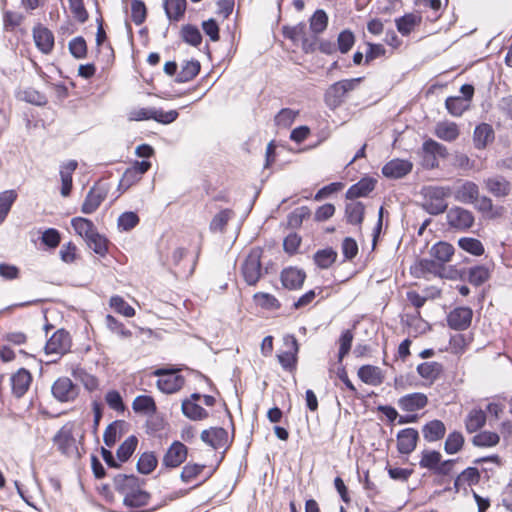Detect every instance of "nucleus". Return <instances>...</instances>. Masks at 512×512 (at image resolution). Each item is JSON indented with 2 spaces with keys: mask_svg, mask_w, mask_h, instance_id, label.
I'll list each match as a JSON object with an SVG mask.
<instances>
[{
  "mask_svg": "<svg viewBox=\"0 0 512 512\" xmlns=\"http://www.w3.org/2000/svg\"><path fill=\"white\" fill-rule=\"evenodd\" d=\"M71 344L70 334L64 329H59L46 342L45 353L63 355L70 350Z\"/></svg>",
  "mask_w": 512,
  "mask_h": 512,
  "instance_id": "8",
  "label": "nucleus"
},
{
  "mask_svg": "<svg viewBox=\"0 0 512 512\" xmlns=\"http://www.w3.org/2000/svg\"><path fill=\"white\" fill-rule=\"evenodd\" d=\"M181 36L184 42L197 47L202 42V35L199 29L191 24L184 25L181 29Z\"/></svg>",
  "mask_w": 512,
  "mask_h": 512,
  "instance_id": "46",
  "label": "nucleus"
},
{
  "mask_svg": "<svg viewBox=\"0 0 512 512\" xmlns=\"http://www.w3.org/2000/svg\"><path fill=\"white\" fill-rule=\"evenodd\" d=\"M204 468L205 465L188 463L183 467L180 478L183 482H190L192 479L197 477Z\"/></svg>",
  "mask_w": 512,
  "mask_h": 512,
  "instance_id": "64",
  "label": "nucleus"
},
{
  "mask_svg": "<svg viewBox=\"0 0 512 512\" xmlns=\"http://www.w3.org/2000/svg\"><path fill=\"white\" fill-rule=\"evenodd\" d=\"M458 245L464 251L475 256H481L484 253L483 244L476 238L462 237L458 240Z\"/></svg>",
  "mask_w": 512,
  "mask_h": 512,
  "instance_id": "43",
  "label": "nucleus"
},
{
  "mask_svg": "<svg viewBox=\"0 0 512 512\" xmlns=\"http://www.w3.org/2000/svg\"><path fill=\"white\" fill-rule=\"evenodd\" d=\"M186 0H165L164 9L170 21H179L186 11Z\"/></svg>",
  "mask_w": 512,
  "mask_h": 512,
  "instance_id": "29",
  "label": "nucleus"
},
{
  "mask_svg": "<svg viewBox=\"0 0 512 512\" xmlns=\"http://www.w3.org/2000/svg\"><path fill=\"white\" fill-rule=\"evenodd\" d=\"M311 211L307 206H301L292 211L287 218L288 226L292 229L299 228L303 221L309 218Z\"/></svg>",
  "mask_w": 512,
  "mask_h": 512,
  "instance_id": "44",
  "label": "nucleus"
},
{
  "mask_svg": "<svg viewBox=\"0 0 512 512\" xmlns=\"http://www.w3.org/2000/svg\"><path fill=\"white\" fill-rule=\"evenodd\" d=\"M182 413L189 419L198 421L208 417V412L190 399H185L181 405Z\"/></svg>",
  "mask_w": 512,
  "mask_h": 512,
  "instance_id": "30",
  "label": "nucleus"
},
{
  "mask_svg": "<svg viewBox=\"0 0 512 512\" xmlns=\"http://www.w3.org/2000/svg\"><path fill=\"white\" fill-rule=\"evenodd\" d=\"M413 164L404 159H392L382 168V174L390 179H400L412 171Z\"/></svg>",
  "mask_w": 512,
  "mask_h": 512,
  "instance_id": "13",
  "label": "nucleus"
},
{
  "mask_svg": "<svg viewBox=\"0 0 512 512\" xmlns=\"http://www.w3.org/2000/svg\"><path fill=\"white\" fill-rule=\"evenodd\" d=\"M305 278L306 274L304 271L293 267L286 268L281 273L282 284L288 289L300 288L303 285Z\"/></svg>",
  "mask_w": 512,
  "mask_h": 512,
  "instance_id": "22",
  "label": "nucleus"
},
{
  "mask_svg": "<svg viewBox=\"0 0 512 512\" xmlns=\"http://www.w3.org/2000/svg\"><path fill=\"white\" fill-rule=\"evenodd\" d=\"M110 306L117 312L126 317H132L135 315V310L130 306L122 297L113 296L110 299Z\"/></svg>",
  "mask_w": 512,
  "mask_h": 512,
  "instance_id": "55",
  "label": "nucleus"
},
{
  "mask_svg": "<svg viewBox=\"0 0 512 512\" xmlns=\"http://www.w3.org/2000/svg\"><path fill=\"white\" fill-rule=\"evenodd\" d=\"M69 7L74 17L81 23L88 19V12L84 7L83 0H68Z\"/></svg>",
  "mask_w": 512,
  "mask_h": 512,
  "instance_id": "63",
  "label": "nucleus"
},
{
  "mask_svg": "<svg viewBox=\"0 0 512 512\" xmlns=\"http://www.w3.org/2000/svg\"><path fill=\"white\" fill-rule=\"evenodd\" d=\"M139 220L135 212H124L118 218V227L123 231H130L138 225Z\"/></svg>",
  "mask_w": 512,
  "mask_h": 512,
  "instance_id": "56",
  "label": "nucleus"
},
{
  "mask_svg": "<svg viewBox=\"0 0 512 512\" xmlns=\"http://www.w3.org/2000/svg\"><path fill=\"white\" fill-rule=\"evenodd\" d=\"M446 427L440 420H432L426 423L422 428V434L427 442H435L444 437Z\"/></svg>",
  "mask_w": 512,
  "mask_h": 512,
  "instance_id": "25",
  "label": "nucleus"
},
{
  "mask_svg": "<svg viewBox=\"0 0 512 512\" xmlns=\"http://www.w3.org/2000/svg\"><path fill=\"white\" fill-rule=\"evenodd\" d=\"M422 153H429L436 157L445 158L447 156V149L444 145L429 139L426 140L422 145Z\"/></svg>",
  "mask_w": 512,
  "mask_h": 512,
  "instance_id": "57",
  "label": "nucleus"
},
{
  "mask_svg": "<svg viewBox=\"0 0 512 512\" xmlns=\"http://www.w3.org/2000/svg\"><path fill=\"white\" fill-rule=\"evenodd\" d=\"M358 377L365 384L378 386L383 383L384 376L382 371L377 366L363 365L358 370Z\"/></svg>",
  "mask_w": 512,
  "mask_h": 512,
  "instance_id": "24",
  "label": "nucleus"
},
{
  "mask_svg": "<svg viewBox=\"0 0 512 512\" xmlns=\"http://www.w3.org/2000/svg\"><path fill=\"white\" fill-rule=\"evenodd\" d=\"M365 206L358 201H351L345 206L347 222L352 225H360L364 219Z\"/></svg>",
  "mask_w": 512,
  "mask_h": 512,
  "instance_id": "27",
  "label": "nucleus"
},
{
  "mask_svg": "<svg viewBox=\"0 0 512 512\" xmlns=\"http://www.w3.org/2000/svg\"><path fill=\"white\" fill-rule=\"evenodd\" d=\"M69 52L76 59H84L87 56V44L82 36L73 38L68 44Z\"/></svg>",
  "mask_w": 512,
  "mask_h": 512,
  "instance_id": "53",
  "label": "nucleus"
},
{
  "mask_svg": "<svg viewBox=\"0 0 512 512\" xmlns=\"http://www.w3.org/2000/svg\"><path fill=\"white\" fill-rule=\"evenodd\" d=\"M337 259V252L332 248L318 250L314 255V261L321 269H328Z\"/></svg>",
  "mask_w": 512,
  "mask_h": 512,
  "instance_id": "37",
  "label": "nucleus"
},
{
  "mask_svg": "<svg viewBox=\"0 0 512 512\" xmlns=\"http://www.w3.org/2000/svg\"><path fill=\"white\" fill-rule=\"evenodd\" d=\"M31 382V373L25 368H20L16 373H14L11 376V386L13 395L17 398H21L29 389Z\"/></svg>",
  "mask_w": 512,
  "mask_h": 512,
  "instance_id": "17",
  "label": "nucleus"
},
{
  "mask_svg": "<svg viewBox=\"0 0 512 512\" xmlns=\"http://www.w3.org/2000/svg\"><path fill=\"white\" fill-rule=\"evenodd\" d=\"M494 139L495 132L490 124L481 123L476 126L473 134V142L476 149L482 150L486 148Z\"/></svg>",
  "mask_w": 512,
  "mask_h": 512,
  "instance_id": "21",
  "label": "nucleus"
},
{
  "mask_svg": "<svg viewBox=\"0 0 512 512\" xmlns=\"http://www.w3.org/2000/svg\"><path fill=\"white\" fill-rule=\"evenodd\" d=\"M228 442V433L224 428L215 427L212 428L211 447L214 449H220L225 447Z\"/></svg>",
  "mask_w": 512,
  "mask_h": 512,
  "instance_id": "59",
  "label": "nucleus"
},
{
  "mask_svg": "<svg viewBox=\"0 0 512 512\" xmlns=\"http://www.w3.org/2000/svg\"><path fill=\"white\" fill-rule=\"evenodd\" d=\"M486 423V414L481 409H473L469 412L465 420L467 432L473 433L482 428Z\"/></svg>",
  "mask_w": 512,
  "mask_h": 512,
  "instance_id": "33",
  "label": "nucleus"
},
{
  "mask_svg": "<svg viewBox=\"0 0 512 512\" xmlns=\"http://www.w3.org/2000/svg\"><path fill=\"white\" fill-rule=\"evenodd\" d=\"M355 43V36L350 30H343L339 33L337 38L338 49L341 53L345 54L353 47Z\"/></svg>",
  "mask_w": 512,
  "mask_h": 512,
  "instance_id": "58",
  "label": "nucleus"
},
{
  "mask_svg": "<svg viewBox=\"0 0 512 512\" xmlns=\"http://www.w3.org/2000/svg\"><path fill=\"white\" fill-rule=\"evenodd\" d=\"M328 25V16L322 9H318L314 12L310 18V29L315 34L322 33Z\"/></svg>",
  "mask_w": 512,
  "mask_h": 512,
  "instance_id": "49",
  "label": "nucleus"
},
{
  "mask_svg": "<svg viewBox=\"0 0 512 512\" xmlns=\"http://www.w3.org/2000/svg\"><path fill=\"white\" fill-rule=\"evenodd\" d=\"M445 267L433 259H421L414 267V275L418 278L426 277L428 274L443 277Z\"/></svg>",
  "mask_w": 512,
  "mask_h": 512,
  "instance_id": "20",
  "label": "nucleus"
},
{
  "mask_svg": "<svg viewBox=\"0 0 512 512\" xmlns=\"http://www.w3.org/2000/svg\"><path fill=\"white\" fill-rule=\"evenodd\" d=\"M446 218L449 226L459 231H465L471 228L475 221L471 211L459 206L450 208Z\"/></svg>",
  "mask_w": 512,
  "mask_h": 512,
  "instance_id": "6",
  "label": "nucleus"
},
{
  "mask_svg": "<svg viewBox=\"0 0 512 512\" xmlns=\"http://www.w3.org/2000/svg\"><path fill=\"white\" fill-rule=\"evenodd\" d=\"M105 401L111 409L117 412H123L125 410V405L123 403L122 397L120 393L116 390L108 391L105 395Z\"/></svg>",
  "mask_w": 512,
  "mask_h": 512,
  "instance_id": "61",
  "label": "nucleus"
},
{
  "mask_svg": "<svg viewBox=\"0 0 512 512\" xmlns=\"http://www.w3.org/2000/svg\"><path fill=\"white\" fill-rule=\"evenodd\" d=\"M16 199L17 193L15 190H6L0 193V224L7 217Z\"/></svg>",
  "mask_w": 512,
  "mask_h": 512,
  "instance_id": "41",
  "label": "nucleus"
},
{
  "mask_svg": "<svg viewBox=\"0 0 512 512\" xmlns=\"http://www.w3.org/2000/svg\"><path fill=\"white\" fill-rule=\"evenodd\" d=\"M51 390L53 396L60 402H72L79 394V387L68 377L58 378Z\"/></svg>",
  "mask_w": 512,
  "mask_h": 512,
  "instance_id": "7",
  "label": "nucleus"
},
{
  "mask_svg": "<svg viewBox=\"0 0 512 512\" xmlns=\"http://www.w3.org/2000/svg\"><path fill=\"white\" fill-rule=\"evenodd\" d=\"M71 225L78 235L84 238L86 241L89 237L97 231L94 223L83 217H75L71 220Z\"/></svg>",
  "mask_w": 512,
  "mask_h": 512,
  "instance_id": "32",
  "label": "nucleus"
},
{
  "mask_svg": "<svg viewBox=\"0 0 512 512\" xmlns=\"http://www.w3.org/2000/svg\"><path fill=\"white\" fill-rule=\"evenodd\" d=\"M473 311L469 307H457L447 316L448 326L451 329L463 331L466 330L472 321Z\"/></svg>",
  "mask_w": 512,
  "mask_h": 512,
  "instance_id": "12",
  "label": "nucleus"
},
{
  "mask_svg": "<svg viewBox=\"0 0 512 512\" xmlns=\"http://www.w3.org/2000/svg\"><path fill=\"white\" fill-rule=\"evenodd\" d=\"M233 214L230 209H224L217 213L210 222V230L212 232H222Z\"/></svg>",
  "mask_w": 512,
  "mask_h": 512,
  "instance_id": "52",
  "label": "nucleus"
},
{
  "mask_svg": "<svg viewBox=\"0 0 512 512\" xmlns=\"http://www.w3.org/2000/svg\"><path fill=\"white\" fill-rule=\"evenodd\" d=\"M483 185L490 194L497 198H504L511 192V183L501 175L484 179Z\"/></svg>",
  "mask_w": 512,
  "mask_h": 512,
  "instance_id": "15",
  "label": "nucleus"
},
{
  "mask_svg": "<svg viewBox=\"0 0 512 512\" xmlns=\"http://www.w3.org/2000/svg\"><path fill=\"white\" fill-rule=\"evenodd\" d=\"M87 246L96 254L104 256L107 253V239L100 235L98 231L94 232L86 241Z\"/></svg>",
  "mask_w": 512,
  "mask_h": 512,
  "instance_id": "48",
  "label": "nucleus"
},
{
  "mask_svg": "<svg viewBox=\"0 0 512 512\" xmlns=\"http://www.w3.org/2000/svg\"><path fill=\"white\" fill-rule=\"evenodd\" d=\"M147 16L145 3L141 0H131V18L136 25H141Z\"/></svg>",
  "mask_w": 512,
  "mask_h": 512,
  "instance_id": "54",
  "label": "nucleus"
},
{
  "mask_svg": "<svg viewBox=\"0 0 512 512\" xmlns=\"http://www.w3.org/2000/svg\"><path fill=\"white\" fill-rule=\"evenodd\" d=\"M500 437L495 432L483 431L476 434L472 443L478 447H492L499 443Z\"/></svg>",
  "mask_w": 512,
  "mask_h": 512,
  "instance_id": "47",
  "label": "nucleus"
},
{
  "mask_svg": "<svg viewBox=\"0 0 512 512\" xmlns=\"http://www.w3.org/2000/svg\"><path fill=\"white\" fill-rule=\"evenodd\" d=\"M454 254V247L447 242H437L430 249V256L434 258L438 263H442L444 266L445 263L451 260V257Z\"/></svg>",
  "mask_w": 512,
  "mask_h": 512,
  "instance_id": "26",
  "label": "nucleus"
},
{
  "mask_svg": "<svg viewBox=\"0 0 512 512\" xmlns=\"http://www.w3.org/2000/svg\"><path fill=\"white\" fill-rule=\"evenodd\" d=\"M132 408L137 413L153 414L156 412L154 399L146 395L137 396L132 403Z\"/></svg>",
  "mask_w": 512,
  "mask_h": 512,
  "instance_id": "36",
  "label": "nucleus"
},
{
  "mask_svg": "<svg viewBox=\"0 0 512 512\" xmlns=\"http://www.w3.org/2000/svg\"><path fill=\"white\" fill-rule=\"evenodd\" d=\"M435 134L438 138L450 142L458 138L459 129L453 122H441L437 124Z\"/></svg>",
  "mask_w": 512,
  "mask_h": 512,
  "instance_id": "35",
  "label": "nucleus"
},
{
  "mask_svg": "<svg viewBox=\"0 0 512 512\" xmlns=\"http://www.w3.org/2000/svg\"><path fill=\"white\" fill-rule=\"evenodd\" d=\"M297 115L298 112L289 108H283L275 116V123L278 126L289 127L294 122Z\"/></svg>",
  "mask_w": 512,
  "mask_h": 512,
  "instance_id": "60",
  "label": "nucleus"
},
{
  "mask_svg": "<svg viewBox=\"0 0 512 512\" xmlns=\"http://www.w3.org/2000/svg\"><path fill=\"white\" fill-rule=\"evenodd\" d=\"M21 95L23 100L34 105L41 106L47 103L46 96L32 88L24 90Z\"/></svg>",
  "mask_w": 512,
  "mask_h": 512,
  "instance_id": "62",
  "label": "nucleus"
},
{
  "mask_svg": "<svg viewBox=\"0 0 512 512\" xmlns=\"http://www.w3.org/2000/svg\"><path fill=\"white\" fill-rule=\"evenodd\" d=\"M157 458L152 452L143 453L137 462V470L141 474H150L157 466Z\"/></svg>",
  "mask_w": 512,
  "mask_h": 512,
  "instance_id": "45",
  "label": "nucleus"
},
{
  "mask_svg": "<svg viewBox=\"0 0 512 512\" xmlns=\"http://www.w3.org/2000/svg\"><path fill=\"white\" fill-rule=\"evenodd\" d=\"M423 208L431 215H439L448 207L447 198L452 195L449 186H428L423 189Z\"/></svg>",
  "mask_w": 512,
  "mask_h": 512,
  "instance_id": "2",
  "label": "nucleus"
},
{
  "mask_svg": "<svg viewBox=\"0 0 512 512\" xmlns=\"http://www.w3.org/2000/svg\"><path fill=\"white\" fill-rule=\"evenodd\" d=\"M362 78L345 79L332 84L325 93V102L330 108L340 106L345 95L354 90Z\"/></svg>",
  "mask_w": 512,
  "mask_h": 512,
  "instance_id": "4",
  "label": "nucleus"
},
{
  "mask_svg": "<svg viewBox=\"0 0 512 512\" xmlns=\"http://www.w3.org/2000/svg\"><path fill=\"white\" fill-rule=\"evenodd\" d=\"M53 442L58 450L67 456L76 455L78 453L76 440L73 436L72 428L64 425L53 437Z\"/></svg>",
  "mask_w": 512,
  "mask_h": 512,
  "instance_id": "10",
  "label": "nucleus"
},
{
  "mask_svg": "<svg viewBox=\"0 0 512 512\" xmlns=\"http://www.w3.org/2000/svg\"><path fill=\"white\" fill-rule=\"evenodd\" d=\"M399 408L406 412H415L423 409L428 404V398L423 393H411L398 399Z\"/></svg>",
  "mask_w": 512,
  "mask_h": 512,
  "instance_id": "19",
  "label": "nucleus"
},
{
  "mask_svg": "<svg viewBox=\"0 0 512 512\" xmlns=\"http://www.w3.org/2000/svg\"><path fill=\"white\" fill-rule=\"evenodd\" d=\"M200 68V63L197 60L184 62L176 77V82L185 83L191 81L199 74Z\"/></svg>",
  "mask_w": 512,
  "mask_h": 512,
  "instance_id": "31",
  "label": "nucleus"
},
{
  "mask_svg": "<svg viewBox=\"0 0 512 512\" xmlns=\"http://www.w3.org/2000/svg\"><path fill=\"white\" fill-rule=\"evenodd\" d=\"M454 199L464 204H474L479 197L478 185L470 180H458L454 191Z\"/></svg>",
  "mask_w": 512,
  "mask_h": 512,
  "instance_id": "9",
  "label": "nucleus"
},
{
  "mask_svg": "<svg viewBox=\"0 0 512 512\" xmlns=\"http://www.w3.org/2000/svg\"><path fill=\"white\" fill-rule=\"evenodd\" d=\"M144 485L145 480L135 475L117 474L113 478V486L122 496L124 506L131 509H138L149 503L151 494L144 490Z\"/></svg>",
  "mask_w": 512,
  "mask_h": 512,
  "instance_id": "1",
  "label": "nucleus"
},
{
  "mask_svg": "<svg viewBox=\"0 0 512 512\" xmlns=\"http://www.w3.org/2000/svg\"><path fill=\"white\" fill-rule=\"evenodd\" d=\"M443 371V366L435 361L432 362H424L417 366L418 374L425 379L433 382L436 380Z\"/></svg>",
  "mask_w": 512,
  "mask_h": 512,
  "instance_id": "34",
  "label": "nucleus"
},
{
  "mask_svg": "<svg viewBox=\"0 0 512 512\" xmlns=\"http://www.w3.org/2000/svg\"><path fill=\"white\" fill-rule=\"evenodd\" d=\"M186 458L187 447L183 443L175 441L165 453L162 463L165 467L176 468L180 466Z\"/></svg>",
  "mask_w": 512,
  "mask_h": 512,
  "instance_id": "16",
  "label": "nucleus"
},
{
  "mask_svg": "<svg viewBox=\"0 0 512 512\" xmlns=\"http://www.w3.org/2000/svg\"><path fill=\"white\" fill-rule=\"evenodd\" d=\"M419 440V433L414 428H405L397 434V450L401 454L408 455L412 453Z\"/></svg>",
  "mask_w": 512,
  "mask_h": 512,
  "instance_id": "14",
  "label": "nucleus"
},
{
  "mask_svg": "<svg viewBox=\"0 0 512 512\" xmlns=\"http://www.w3.org/2000/svg\"><path fill=\"white\" fill-rule=\"evenodd\" d=\"M262 253L261 248H252L241 266L242 276L245 282L250 286L255 285L263 275L261 264Z\"/></svg>",
  "mask_w": 512,
  "mask_h": 512,
  "instance_id": "3",
  "label": "nucleus"
},
{
  "mask_svg": "<svg viewBox=\"0 0 512 512\" xmlns=\"http://www.w3.org/2000/svg\"><path fill=\"white\" fill-rule=\"evenodd\" d=\"M441 458L442 456L440 452L436 450H423L421 453L419 466L421 468H426L434 473L441 461Z\"/></svg>",
  "mask_w": 512,
  "mask_h": 512,
  "instance_id": "39",
  "label": "nucleus"
},
{
  "mask_svg": "<svg viewBox=\"0 0 512 512\" xmlns=\"http://www.w3.org/2000/svg\"><path fill=\"white\" fill-rule=\"evenodd\" d=\"M376 181L372 178H363L356 184L349 187L346 192V198L350 200L357 199L359 197H365L375 188Z\"/></svg>",
  "mask_w": 512,
  "mask_h": 512,
  "instance_id": "23",
  "label": "nucleus"
},
{
  "mask_svg": "<svg viewBox=\"0 0 512 512\" xmlns=\"http://www.w3.org/2000/svg\"><path fill=\"white\" fill-rule=\"evenodd\" d=\"M490 277L489 269L483 265L475 266L469 270V282L475 286L485 283Z\"/></svg>",
  "mask_w": 512,
  "mask_h": 512,
  "instance_id": "51",
  "label": "nucleus"
},
{
  "mask_svg": "<svg viewBox=\"0 0 512 512\" xmlns=\"http://www.w3.org/2000/svg\"><path fill=\"white\" fill-rule=\"evenodd\" d=\"M138 444L136 436H129L117 449L116 456L120 462H126L134 453Z\"/></svg>",
  "mask_w": 512,
  "mask_h": 512,
  "instance_id": "40",
  "label": "nucleus"
},
{
  "mask_svg": "<svg viewBox=\"0 0 512 512\" xmlns=\"http://www.w3.org/2000/svg\"><path fill=\"white\" fill-rule=\"evenodd\" d=\"M154 374L159 376L157 387L166 394H172L179 391L185 384V378L177 374L176 369H157Z\"/></svg>",
  "mask_w": 512,
  "mask_h": 512,
  "instance_id": "5",
  "label": "nucleus"
},
{
  "mask_svg": "<svg viewBox=\"0 0 512 512\" xmlns=\"http://www.w3.org/2000/svg\"><path fill=\"white\" fill-rule=\"evenodd\" d=\"M445 107L452 116L458 117L469 108V103L459 96H451L446 99Z\"/></svg>",
  "mask_w": 512,
  "mask_h": 512,
  "instance_id": "42",
  "label": "nucleus"
},
{
  "mask_svg": "<svg viewBox=\"0 0 512 512\" xmlns=\"http://www.w3.org/2000/svg\"><path fill=\"white\" fill-rule=\"evenodd\" d=\"M463 444V435L460 432L454 431L448 435L444 444V450L447 454H455L462 449Z\"/></svg>",
  "mask_w": 512,
  "mask_h": 512,
  "instance_id": "50",
  "label": "nucleus"
},
{
  "mask_svg": "<svg viewBox=\"0 0 512 512\" xmlns=\"http://www.w3.org/2000/svg\"><path fill=\"white\" fill-rule=\"evenodd\" d=\"M107 192L99 187L93 186L87 193L85 200L81 206L83 214L94 213L101 203L105 200Z\"/></svg>",
  "mask_w": 512,
  "mask_h": 512,
  "instance_id": "18",
  "label": "nucleus"
},
{
  "mask_svg": "<svg viewBox=\"0 0 512 512\" xmlns=\"http://www.w3.org/2000/svg\"><path fill=\"white\" fill-rule=\"evenodd\" d=\"M420 22V18L409 13L395 20L397 30L403 36L409 35L414 27Z\"/></svg>",
  "mask_w": 512,
  "mask_h": 512,
  "instance_id": "38",
  "label": "nucleus"
},
{
  "mask_svg": "<svg viewBox=\"0 0 512 512\" xmlns=\"http://www.w3.org/2000/svg\"><path fill=\"white\" fill-rule=\"evenodd\" d=\"M290 349L289 351H286L280 355H278V360L281 364V366L285 370H292L295 368L296 361H297V353L299 350L297 339L294 336L290 337Z\"/></svg>",
  "mask_w": 512,
  "mask_h": 512,
  "instance_id": "28",
  "label": "nucleus"
},
{
  "mask_svg": "<svg viewBox=\"0 0 512 512\" xmlns=\"http://www.w3.org/2000/svg\"><path fill=\"white\" fill-rule=\"evenodd\" d=\"M33 40L37 49L49 55L54 48L55 38L53 32L42 24H37L32 30Z\"/></svg>",
  "mask_w": 512,
  "mask_h": 512,
  "instance_id": "11",
  "label": "nucleus"
}]
</instances>
